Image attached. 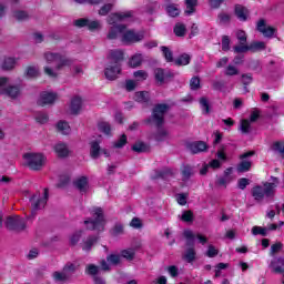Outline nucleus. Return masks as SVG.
<instances>
[{
  "label": "nucleus",
  "mask_w": 284,
  "mask_h": 284,
  "mask_svg": "<svg viewBox=\"0 0 284 284\" xmlns=\"http://www.w3.org/2000/svg\"><path fill=\"white\" fill-rule=\"evenodd\" d=\"M98 241H99V237L97 235L88 236L82 244L83 252H90V250H92V246L97 245Z\"/></svg>",
  "instance_id": "412c9836"
},
{
  "label": "nucleus",
  "mask_w": 284,
  "mask_h": 284,
  "mask_svg": "<svg viewBox=\"0 0 284 284\" xmlns=\"http://www.w3.org/2000/svg\"><path fill=\"white\" fill-rule=\"evenodd\" d=\"M145 38V34L143 31H134V30H129L126 31L123 37L122 41L123 43H139V41H143Z\"/></svg>",
  "instance_id": "f8f14e48"
},
{
  "label": "nucleus",
  "mask_w": 284,
  "mask_h": 284,
  "mask_svg": "<svg viewBox=\"0 0 284 284\" xmlns=\"http://www.w3.org/2000/svg\"><path fill=\"white\" fill-rule=\"evenodd\" d=\"M283 250V243L277 242L271 246L270 256H276Z\"/></svg>",
  "instance_id": "3c124183"
},
{
  "label": "nucleus",
  "mask_w": 284,
  "mask_h": 284,
  "mask_svg": "<svg viewBox=\"0 0 284 284\" xmlns=\"http://www.w3.org/2000/svg\"><path fill=\"white\" fill-rule=\"evenodd\" d=\"M162 54L168 63H172L174 61V53L168 47H161Z\"/></svg>",
  "instance_id": "e433bc0d"
},
{
  "label": "nucleus",
  "mask_w": 284,
  "mask_h": 284,
  "mask_svg": "<svg viewBox=\"0 0 284 284\" xmlns=\"http://www.w3.org/2000/svg\"><path fill=\"white\" fill-rule=\"evenodd\" d=\"M98 130H100V132H103L104 134H110L112 128L108 122H99Z\"/></svg>",
  "instance_id": "603ef678"
},
{
  "label": "nucleus",
  "mask_w": 284,
  "mask_h": 284,
  "mask_svg": "<svg viewBox=\"0 0 284 284\" xmlns=\"http://www.w3.org/2000/svg\"><path fill=\"white\" fill-rule=\"evenodd\" d=\"M73 26H75V28H88V30L91 31L99 30V28H101V23H99V21H90L88 18L74 20Z\"/></svg>",
  "instance_id": "ddd939ff"
},
{
  "label": "nucleus",
  "mask_w": 284,
  "mask_h": 284,
  "mask_svg": "<svg viewBox=\"0 0 284 284\" xmlns=\"http://www.w3.org/2000/svg\"><path fill=\"white\" fill-rule=\"evenodd\" d=\"M190 61H192L190 54L183 53L178 59H175V65H190Z\"/></svg>",
  "instance_id": "f704fd0d"
},
{
  "label": "nucleus",
  "mask_w": 284,
  "mask_h": 284,
  "mask_svg": "<svg viewBox=\"0 0 284 284\" xmlns=\"http://www.w3.org/2000/svg\"><path fill=\"white\" fill-rule=\"evenodd\" d=\"M141 63H143V54L141 53H136L134 54L130 61H129V65L131 68H139V65H141Z\"/></svg>",
  "instance_id": "473e14b6"
},
{
  "label": "nucleus",
  "mask_w": 284,
  "mask_h": 284,
  "mask_svg": "<svg viewBox=\"0 0 284 284\" xmlns=\"http://www.w3.org/2000/svg\"><path fill=\"white\" fill-rule=\"evenodd\" d=\"M109 63L121 65V61H123V51L115 49L111 50L108 55Z\"/></svg>",
  "instance_id": "f3484780"
},
{
  "label": "nucleus",
  "mask_w": 284,
  "mask_h": 284,
  "mask_svg": "<svg viewBox=\"0 0 284 284\" xmlns=\"http://www.w3.org/2000/svg\"><path fill=\"white\" fill-rule=\"evenodd\" d=\"M13 17L17 21H26L29 18L28 12L21 10L14 11Z\"/></svg>",
  "instance_id": "6e6d98bb"
},
{
  "label": "nucleus",
  "mask_w": 284,
  "mask_h": 284,
  "mask_svg": "<svg viewBox=\"0 0 284 284\" xmlns=\"http://www.w3.org/2000/svg\"><path fill=\"white\" fill-rule=\"evenodd\" d=\"M191 90H200L201 89V79L199 77H193L190 80Z\"/></svg>",
  "instance_id": "5fc2aeb1"
},
{
  "label": "nucleus",
  "mask_w": 284,
  "mask_h": 284,
  "mask_svg": "<svg viewBox=\"0 0 284 284\" xmlns=\"http://www.w3.org/2000/svg\"><path fill=\"white\" fill-rule=\"evenodd\" d=\"M217 19L220 23H230V21L232 20V17L229 13L221 12L217 14Z\"/></svg>",
  "instance_id": "bf43d9fd"
},
{
  "label": "nucleus",
  "mask_w": 284,
  "mask_h": 284,
  "mask_svg": "<svg viewBox=\"0 0 284 284\" xmlns=\"http://www.w3.org/2000/svg\"><path fill=\"white\" fill-rule=\"evenodd\" d=\"M24 77H27V79H37V77H39V68L34 65L27 67Z\"/></svg>",
  "instance_id": "2f4dec72"
},
{
  "label": "nucleus",
  "mask_w": 284,
  "mask_h": 284,
  "mask_svg": "<svg viewBox=\"0 0 284 284\" xmlns=\"http://www.w3.org/2000/svg\"><path fill=\"white\" fill-rule=\"evenodd\" d=\"M270 267L273 268L275 274H284V257H274L270 263Z\"/></svg>",
  "instance_id": "6ab92c4d"
},
{
  "label": "nucleus",
  "mask_w": 284,
  "mask_h": 284,
  "mask_svg": "<svg viewBox=\"0 0 284 284\" xmlns=\"http://www.w3.org/2000/svg\"><path fill=\"white\" fill-rule=\"evenodd\" d=\"M29 201L31 203V215L28 216V219L31 216H37V211L43 210V207H45V204L48 203V189H44V196L34 194L30 197Z\"/></svg>",
  "instance_id": "6e6552de"
},
{
  "label": "nucleus",
  "mask_w": 284,
  "mask_h": 284,
  "mask_svg": "<svg viewBox=\"0 0 284 284\" xmlns=\"http://www.w3.org/2000/svg\"><path fill=\"white\" fill-rule=\"evenodd\" d=\"M200 108L203 114H210V101L207 100V98L202 97L200 99Z\"/></svg>",
  "instance_id": "c03bdc74"
},
{
  "label": "nucleus",
  "mask_w": 284,
  "mask_h": 284,
  "mask_svg": "<svg viewBox=\"0 0 284 284\" xmlns=\"http://www.w3.org/2000/svg\"><path fill=\"white\" fill-rule=\"evenodd\" d=\"M133 77L139 81H145V79H148V72L139 70L133 73Z\"/></svg>",
  "instance_id": "e2e57ef3"
},
{
  "label": "nucleus",
  "mask_w": 284,
  "mask_h": 284,
  "mask_svg": "<svg viewBox=\"0 0 284 284\" xmlns=\"http://www.w3.org/2000/svg\"><path fill=\"white\" fill-rule=\"evenodd\" d=\"M252 122L250 120H242L240 124V130L242 134H250L252 132Z\"/></svg>",
  "instance_id": "c9c22d12"
},
{
  "label": "nucleus",
  "mask_w": 284,
  "mask_h": 284,
  "mask_svg": "<svg viewBox=\"0 0 284 284\" xmlns=\"http://www.w3.org/2000/svg\"><path fill=\"white\" fill-rule=\"evenodd\" d=\"M274 187H276L275 183H265L264 187L261 185H256L252 189V196L255 201H263V199H272L274 196Z\"/></svg>",
  "instance_id": "39448f33"
},
{
  "label": "nucleus",
  "mask_w": 284,
  "mask_h": 284,
  "mask_svg": "<svg viewBox=\"0 0 284 284\" xmlns=\"http://www.w3.org/2000/svg\"><path fill=\"white\" fill-rule=\"evenodd\" d=\"M168 110H170L169 104H155L151 116L146 119V123L153 124L158 128V132L155 133V141H165L168 138V131L163 129V123H165V114H168Z\"/></svg>",
  "instance_id": "f257e3e1"
},
{
  "label": "nucleus",
  "mask_w": 284,
  "mask_h": 284,
  "mask_svg": "<svg viewBox=\"0 0 284 284\" xmlns=\"http://www.w3.org/2000/svg\"><path fill=\"white\" fill-rule=\"evenodd\" d=\"M70 183V175H62L60 176L58 187H65Z\"/></svg>",
  "instance_id": "69168bd1"
},
{
  "label": "nucleus",
  "mask_w": 284,
  "mask_h": 284,
  "mask_svg": "<svg viewBox=\"0 0 284 284\" xmlns=\"http://www.w3.org/2000/svg\"><path fill=\"white\" fill-rule=\"evenodd\" d=\"M184 261H186V263H194V261H196V251H194V248H187L183 255Z\"/></svg>",
  "instance_id": "72a5a7b5"
},
{
  "label": "nucleus",
  "mask_w": 284,
  "mask_h": 284,
  "mask_svg": "<svg viewBox=\"0 0 284 284\" xmlns=\"http://www.w3.org/2000/svg\"><path fill=\"white\" fill-rule=\"evenodd\" d=\"M250 52H261L265 50L266 44L263 41H254L248 44Z\"/></svg>",
  "instance_id": "c756f323"
},
{
  "label": "nucleus",
  "mask_w": 284,
  "mask_h": 284,
  "mask_svg": "<svg viewBox=\"0 0 284 284\" xmlns=\"http://www.w3.org/2000/svg\"><path fill=\"white\" fill-rule=\"evenodd\" d=\"M36 121L37 123H41V125H43L50 121V118L48 116V113L39 111L36 113Z\"/></svg>",
  "instance_id": "a19ab883"
},
{
  "label": "nucleus",
  "mask_w": 284,
  "mask_h": 284,
  "mask_svg": "<svg viewBox=\"0 0 284 284\" xmlns=\"http://www.w3.org/2000/svg\"><path fill=\"white\" fill-rule=\"evenodd\" d=\"M233 51L235 52V54H245V52H250V44L240 43V45L233 47Z\"/></svg>",
  "instance_id": "a18cd8bd"
},
{
  "label": "nucleus",
  "mask_w": 284,
  "mask_h": 284,
  "mask_svg": "<svg viewBox=\"0 0 284 284\" xmlns=\"http://www.w3.org/2000/svg\"><path fill=\"white\" fill-rule=\"evenodd\" d=\"M85 272L87 274H90V276H97L99 274V266L89 264L87 265Z\"/></svg>",
  "instance_id": "4d7b16f0"
},
{
  "label": "nucleus",
  "mask_w": 284,
  "mask_h": 284,
  "mask_svg": "<svg viewBox=\"0 0 284 284\" xmlns=\"http://www.w3.org/2000/svg\"><path fill=\"white\" fill-rule=\"evenodd\" d=\"M132 150L133 152H138L139 154H141V152H148V144H145L144 142H138L132 145Z\"/></svg>",
  "instance_id": "de8ad7c7"
},
{
  "label": "nucleus",
  "mask_w": 284,
  "mask_h": 284,
  "mask_svg": "<svg viewBox=\"0 0 284 284\" xmlns=\"http://www.w3.org/2000/svg\"><path fill=\"white\" fill-rule=\"evenodd\" d=\"M183 234L186 239V245H194V233L191 230H185Z\"/></svg>",
  "instance_id": "864d4df0"
},
{
  "label": "nucleus",
  "mask_w": 284,
  "mask_h": 284,
  "mask_svg": "<svg viewBox=\"0 0 284 284\" xmlns=\"http://www.w3.org/2000/svg\"><path fill=\"white\" fill-rule=\"evenodd\" d=\"M83 101L81 100L80 97H75L71 100V113L72 114H79V112H81V105H82Z\"/></svg>",
  "instance_id": "4be33fe9"
},
{
  "label": "nucleus",
  "mask_w": 284,
  "mask_h": 284,
  "mask_svg": "<svg viewBox=\"0 0 284 284\" xmlns=\"http://www.w3.org/2000/svg\"><path fill=\"white\" fill-rule=\"evenodd\" d=\"M236 39L240 41L242 45H244V43H247V33H245V31L243 30H239L236 32Z\"/></svg>",
  "instance_id": "13d9d810"
},
{
  "label": "nucleus",
  "mask_w": 284,
  "mask_h": 284,
  "mask_svg": "<svg viewBox=\"0 0 284 284\" xmlns=\"http://www.w3.org/2000/svg\"><path fill=\"white\" fill-rule=\"evenodd\" d=\"M44 59L47 63H58L55 70H61L62 68H70V65H72V59H69L61 53L45 52Z\"/></svg>",
  "instance_id": "423d86ee"
},
{
  "label": "nucleus",
  "mask_w": 284,
  "mask_h": 284,
  "mask_svg": "<svg viewBox=\"0 0 284 284\" xmlns=\"http://www.w3.org/2000/svg\"><path fill=\"white\" fill-rule=\"evenodd\" d=\"M74 186L79 192H88V178L82 176L74 182Z\"/></svg>",
  "instance_id": "c85d7f7f"
},
{
  "label": "nucleus",
  "mask_w": 284,
  "mask_h": 284,
  "mask_svg": "<svg viewBox=\"0 0 284 284\" xmlns=\"http://www.w3.org/2000/svg\"><path fill=\"white\" fill-rule=\"evenodd\" d=\"M187 29H185V24L183 23H176L174 27V34L176 37H185V32Z\"/></svg>",
  "instance_id": "09e8293b"
},
{
  "label": "nucleus",
  "mask_w": 284,
  "mask_h": 284,
  "mask_svg": "<svg viewBox=\"0 0 284 284\" xmlns=\"http://www.w3.org/2000/svg\"><path fill=\"white\" fill-rule=\"evenodd\" d=\"M101 145L99 144V142L93 141L91 142V149H90V156L91 159H99V156H101Z\"/></svg>",
  "instance_id": "b1692460"
},
{
  "label": "nucleus",
  "mask_w": 284,
  "mask_h": 284,
  "mask_svg": "<svg viewBox=\"0 0 284 284\" xmlns=\"http://www.w3.org/2000/svg\"><path fill=\"white\" fill-rule=\"evenodd\" d=\"M6 227L13 232H23L26 230V220L19 216H9L6 221Z\"/></svg>",
  "instance_id": "9d476101"
},
{
  "label": "nucleus",
  "mask_w": 284,
  "mask_h": 284,
  "mask_svg": "<svg viewBox=\"0 0 284 284\" xmlns=\"http://www.w3.org/2000/svg\"><path fill=\"white\" fill-rule=\"evenodd\" d=\"M273 150L274 152H278L282 154V156H284V142H275L273 144Z\"/></svg>",
  "instance_id": "0e129e2a"
},
{
  "label": "nucleus",
  "mask_w": 284,
  "mask_h": 284,
  "mask_svg": "<svg viewBox=\"0 0 284 284\" xmlns=\"http://www.w3.org/2000/svg\"><path fill=\"white\" fill-rule=\"evenodd\" d=\"M93 219L89 217L84 221L87 230L103 232L105 227V216L102 207L93 209Z\"/></svg>",
  "instance_id": "7ed1b4c3"
},
{
  "label": "nucleus",
  "mask_w": 284,
  "mask_h": 284,
  "mask_svg": "<svg viewBox=\"0 0 284 284\" xmlns=\"http://www.w3.org/2000/svg\"><path fill=\"white\" fill-rule=\"evenodd\" d=\"M134 100L138 101V103H150V93L148 91L136 92Z\"/></svg>",
  "instance_id": "cd10ccee"
},
{
  "label": "nucleus",
  "mask_w": 284,
  "mask_h": 284,
  "mask_svg": "<svg viewBox=\"0 0 284 284\" xmlns=\"http://www.w3.org/2000/svg\"><path fill=\"white\" fill-rule=\"evenodd\" d=\"M254 151H248L240 155L241 162L237 164L236 168L239 173L250 172V170H252V161L246 159H250V156H254Z\"/></svg>",
  "instance_id": "9b49d317"
},
{
  "label": "nucleus",
  "mask_w": 284,
  "mask_h": 284,
  "mask_svg": "<svg viewBox=\"0 0 284 284\" xmlns=\"http://www.w3.org/2000/svg\"><path fill=\"white\" fill-rule=\"evenodd\" d=\"M185 14L190 17L191 14H194L196 12V6H199V0H185Z\"/></svg>",
  "instance_id": "393cba45"
},
{
  "label": "nucleus",
  "mask_w": 284,
  "mask_h": 284,
  "mask_svg": "<svg viewBox=\"0 0 284 284\" xmlns=\"http://www.w3.org/2000/svg\"><path fill=\"white\" fill-rule=\"evenodd\" d=\"M54 151L60 159H63L68 156V154H70V151L68 150V145H65V143L55 144Z\"/></svg>",
  "instance_id": "5701e85b"
},
{
  "label": "nucleus",
  "mask_w": 284,
  "mask_h": 284,
  "mask_svg": "<svg viewBox=\"0 0 284 284\" xmlns=\"http://www.w3.org/2000/svg\"><path fill=\"white\" fill-rule=\"evenodd\" d=\"M166 13L169 14V17H179V14H181V10L179 9V7H176V4H169L165 7Z\"/></svg>",
  "instance_id": "4c0bfd02"
},
{
  "label": "nucleus",
  "mask_w": 284,
  "mask_h": 284,
  "mask_svg": "<svg viewBox=\"0 0 284 284\" xmlns=\"http://www.w3.org/2000/svg\"><path fill=\"white\" fill-rule=\"evenodd\" d=\"M251 232L253 236H267V227L253 226Z\"/></svg>",
  "instance_id": "49530a36"
},
{
  "label": "nucleus",
  "mask_w": 284,
  "mask_h": 284,
  "mask_svg": "<svg viewBox=\"0 0 284 284\" xmlns=\"http://www.w3.org/2000/svg\"><path fill=\"white\" fill-rule=\"evenodd\" d=\"M113 236H121L123 234V224H115L112 229Z\"/></svg>",
  "instance_id": "338daca9"
},
{
  "label": "nucleus",
  "mask_w": 284,
  "mask_h": 284,
  "mask_svg": "<svg viewBox=\"0 0 284 284\" xmlns=\"http://www.w3.org/2000/svg\"><path fill=\"white\" fill-rule=\"evenodd\" d=\"M222 50L224 52L230 51V37L227 36H223L222 38Z\"/></svg>",
  "instance_id": "774afa93"
},
{
  "label": "nucleus",
  "mask_w": 284,
  "mask_h": 284,
  "mask_svg": "<svg viewBox=\"0 0 284 284\" xmlns=\"http://www.w3.org/2000/svg\"><path fill=\"white\" fill-rule=\"evenodd\" d=\"M17 65V59L14 58H6L2 63L3 70H12Z\"/></svg>",
  "instance_id": "79ce46f5"
},
{
  "label": "nucleus",
  "mask_w": 284,
  "mask_h": 284,
  "mask_svg": "<svg viewBox=\"0 0 284 284\" xmlns=\"http://www.w3.org/2000/svg\"><path fill=\"white\" fill-rule=\"evenodd\" d=\"M235 16L239 19V21H247V17L250 16V11L247 8L236 4L235 6Z\"/></svg>",
  "instance_id": "aec40b11"
},
{
  "label": "nucleus",
  "mask_w": 284,
  "mask_h": 284,
  "mask_svg": "<svg viewBox=\"0 0 284 284\" xmlns=\"http://www.w3.org/2000/svg\"><path fill=\"white\" fill-rule=\"evenodd\" d=\"M187 150H190L192 154H199L200 152H205V150H207V144L203 141H196L189 143Z\"/></svg>",
  "instance_id": "a211bd4d"
},
{
  "label": "nucleus",
  "mask_w": 284,
  "mask_h": 284,
  "mask_svg": "<svg viewBox=\"0 0 284 284\" xmlns=\"http://www.w3.org/2000/svg\"><path fill=\"white\" fill-rule=\"evenodd\" d=\"M106 261L112 265H119V263H121V256L116 254H111L106 257Z\"/></svg>",
  "instance_id": "052dcab7"
},
{
  "label": "nucleus",
  "mask_w": 284,
  "mask_h": 284,
  "mask_svg": "<svg viewBox=\"0 0 284 284\" xmlns=\"http://www.w3.org/2000/svg\"><path fill=\"white\" fill-rule=\"evenodd\" d=\"M62 271L64 272V274H67V276L69 278L72 277V274H74V272H77V265L75 264H72V263H67Z\"/></svg>",
  "instance_id": "37998d69"
},
{
  "label": "nucleus",
  "mask_w": 284,
  "mask_h": 284,
  "mask_svg": "<svg viewBox=\"0 0 284 284\" xmlns=\"http://www.w3.org/2000/svg\"><path fill=\"white\" fill-rule=\"evenodd\" d=\"M122 258H126V261H134V256H136V251L134 248H126L121 252Z\"/></svg>",
  "instance_id": "ea45409f"
},
{
  "label": "nucleus",
  "mask_w": 284,
  "mask_h": 284,
  "mask_svg": "<svg viewBox=\"0 0 284 284\" xmlns=\"http://www.w3.org/2000/svg\"><path fill=\"white\" fill-rule=\"evenodd\" d=\"M182 181L186 182L190 181V178H192L194 175V169L190 165H184L182 171Z\"/></svg>",
  "instance_id": "7c9ffc66"
},
{
  "label": "nucleus",
  "mask_w": 284,
  "mask_h": 284,
  "mask_svg": "<svg viewBox=\"0 0 284 284\" xmlns=\"http://www.w3.org/2000/svg\"><path fill=\"white\" fill-rule=\"evenodd\" d=\"M172 176V169H164L162 171H156L154 179H163V181H170Z\"/></svg>",
  "instance_id": "a878e982"
},
{
  "label": "nucleus",
  "mask_w": 284,
  "mask_h": 284,
  "mask_svg": "<svg viewBox=\"0 0 284 284\" xmlns=\"http://www.w3.org/2000/svg\"><path fill=\"white\" fill-rule=\"evenodd\" d=\"M176 77V73L170 69L156 68L154 70V79L158 85H165Z\"/></svg>",
  "instance_id": "1a4fd4ad"
},
{
  "label": "nucleus",
  "mask_w": 284,
  "mask_h": 284,
  "mask_svg": "<svg viewBox=\"0 0 284 284\" xmlns=\"http://www.w3.org/2000/svg\"><path fill=\"white\" fill-rule=\"evenodd\" d=\"M0 94H6L10 99H17L21 94V87L10 85V79L0 78Z\"/></svg>",
  "instance_id": "0eeeda50"
},
{
  "label": "nucleus",
  "mask_w": 284,
  "mask_h": 284,
  "mask_svg": "<svg viewBox=\"0 0 284 284\" xmlns=\"http://www.w3.org/2000/svg\"><path fill=\"white\" fill-rule=\"evenodd\" d=\"M256 30L267 39H272V37H274V32H276V30L273 27L267 26V21H265V19H260L257 21Z\"/></svg>",
  "instance_id": "4468645a"
},
{
  "label": "nucleus",
  "mask_w": 284,
  "mask_h": 284,
  "mask_svg": "<svg viewBox=\"0 0 284 284\" xmlns=\"http://www.w3.org/2000/svg\"><path fill=\"white\" fill-rule=\"evenodd\" d=\"M132 17V11L129 12H116V13H111L108 17V23H110L111 29L109 30L108 33V39L114 40L119 36V33L123 32L125 30L124 24H116L119 21H125L126 19H130Z\"/></svg>",
  "instance_id": "f03ea898"
},
{
  "label": "nucleus",
  "mask_w": 284,
  "mask_h": 284,
  "mask_svg": "<svg viewBox=\"0 0 284 284\" xmlns=\"http://www.w3.org/2000/svg\"><path fill=\"white\" fill-rule=\"evenodd\" d=\"M57 130L61 132V134H70V124L65 121H60L57 123Z\"/></svg>",
  "instance_id": "58836bf2"
},
{
  "label": "nucleus",
  "mask_w": 284,
  "mask_h": 284,
  "mask_svg": "<svg viewBox=\"0 0 284 284\" xmlns=\"http://www.w3.org/2000/svg\"><path fill=\"white\" fill-rule=\"evenodd\" d=\"M121 74V64H112L109 62L104 69V75L109 81H114Z\"/></svg>",
  "instance_id": "2eb2a0df"
},
{
  "label": "nucleus",
  "mask_w": 284,
  "mask_h": 284,
  "mask_svg": "<svg viewBox=\"0 0 284 284\" xmlns=\"http://www.w3.org/2000/svg\"><path fill=\"white\" fill-rule=\"evenodd\" d=\"M54 101H57V93L44 91L40 94L38 105H41L42 108L44 105H52Z\"/></svg>",
  "instance_id": "dca6fc26"
},
{
  "label": "nucleus",
  "mask_w": 284,
  "mask_h": 284,
  "mask_svg": "<svg viewBox=\"0 0 284 284\" xmlns=\"http://www.w3.org/2000/svg\"><path fill=\"white\" fill-rule=\"evenodd\" d=\"M52 278L55 283H65V281H70L68 274L62 270V272L55 271L52 273Z\"/></svg>",
  "instance_id": "bb28decb"
},
{
  "label": "nucleus",
  "mask_w": 284,
  "mask_h": 284,
  "mask_svg": "<svg viewBox=\"0 0 284 284\" xmlns=\"http://www.w3.org/2000/svg\"><path fill=\"white\" fill-rule=\"evenodd\" d=\"M23 160L29 170L39 172L45 165V155L41 153H24Z\"/></svg>",
  "instance_id": "20e7f679"
},
{
  "label": "nucleus",
  "mask_w": 284,
  "mask_h": 284,
  "mask_svg": "<svg viewBox=\"0 0 284 284\" xmlns=\"http://www.w3.org/2000/svg\"><path fill=\"white\" fill-rule=\"evenodd\" d=\"M225 77H236L239 74V68L233 64H229L224 71Z\"/></svg>",
  "instance_id": "8fccbe9b"
},
{
  "label": "nucleus",
  "mask_w": 284,
  "mask_h": 284,
  "mask_svg": "<svg viewBox=\"0 0 284 284\" xmlns=\"http://www.w3.org/2000/svg\"><path fill=\"white\" fill-rule=\"evenodd\" d=\"M254 81L252 73H243L242 74V83L243 85H250Z\"/></svg>",
  "instance_id": "680f3d73"
}]
</instances>
